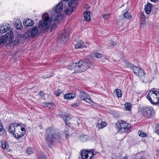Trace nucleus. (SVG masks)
I'll return each instance as SVG.
<instances>
[{
  "label": "nucleus",
  "instance_id": "f257e3e1",
  "mask_svg": "<svg viewBox=\"0 0 159 159\" xmlns=\"http://www.w3.org/2000/svg\"><path fill=\"white\" fill-rule=\"evenodd\" d=\"M93 65L92 62L88 59L80 60L78 63H73L69 65L68 68L71 70L73 71V73L84 71Z\"/></svg>",
  "mask_w": 159,
  "mask_h": 159
},
{
  "label": "nucleus",
  "instance_id": "f03ea898",
  "mask_svg": "<svg viewBox=\"0 0 159 159\" xmlns=\"http://www.w3.org/2000/svg\"><path fill=\"white\" fill-rule=\"evenodd\" d=\"M53 21V18L49 16L48 13L43 14L42 16V20L39 21L38 27L41 32L47 31L51 24Z\"/></svg>",
  "mask_w": 159,
  "mask_h": 159
},
{
  "label": "nucleus",
  "instance_id": "7ed1b4c3",
  "mask_svg": "<svg viewBox=\"0 0 159 159\" xmlns=\"http://www.w3.org/2000/svg\"><path fill=\"white\" fill-rule=\"evenodd\" d=\"M152 89L146 97L147 99L153 105H156L159 103V93Z\"/></svg>",
  "mask_w": 159,
  "mask_h": 159
},
{
  "label": "nucleus",
  "instance_id": "20e7f679",
  "mask_svg": "<svg viewBox=\"0 0 159 159\" xmlns=\"http://www.w3.org/2000/svg\"><path fill=\"white\" fill-rule=\"evenodd\" d=\"M46 142L48 146L51 147L53 144L55 139V133L54 129L52 128H48L46 132Z\"/></svg>",
  "mask_w": 159,
  "mask_h": 159
},
{
  "label": "nucleus",
  "instance_id": "39448f33",
  "mask_svg": "<svg viewBox=\"0 0 159 159\" xmlns=\"http://www.w3.org/2000/svg\"><path fill=\"white\" fill-rule=\"evenodd\" d=\"M96 153L93 149L81 150V156L82 159H92Z\"/></svg>",
  "mask_w": 159,
  "mask_h": 159
},
{
  "label": "nucleus",
  "instance_id": "423d86ee",
  "mask_svg": "<svg viewBox=\"0 0 159 159\" xmlns=\"http://www.w3.org/2000/svg\"><path fill=\"white\" fill-rule=\"evenodd\" d=\"M141 111L143 115L147 118L152 117L154 115V109L150 106L143 107L141 109Z\"/></svg>",
  "mask_w": 159,
  "mask_h": 159
},
{
  "label": "nucleus",
  "instance_id": "0eeeda50",
  "mask_svg": "<svg viewBox=\"0 0 159 159\" xmlns=\"http://www.w3.org/2000/svg\"><path fill=\"white\" fill-rule=\"evenodd\" d=\"M79 97L82 100L86 102L92 104V100L89 94L83 90H79Z\"/></svg>",
  "mask_w": 159,
  "mask_h": 159
},
{
  "label": "nucleus",
  "instance_id": "6e6552de",
  "mask_svg": "<svg viewBox=\"0 0 159 159\" xmlns=\"http://www.w3.org/2000/svg\"><path fill=\"white\" fill-rule=\"evenodd\" d=\"M116 126L122 132H127L131 127L130 124L123 120H121L120 123H117Z\"/></svg>",
  "mask_w": 159,
  "mask_h": 159
},
{
  "label": "nucleus",
  "instance_id": "1a4fd4ad",
  "mask_svg": "<svg viewBox=\"0 0 159 159\" xmlns=\"http://www.w3.org/2000/svg\"><path fill=\"white\" fill-rule=\"evenodd\" d=\"M38 32V29L37 27H34L30 30L26 31L24 34L25 38L29 39L30 38H34L37 35Z\"/></svg>",
  "mask_w": 159,
  "mask_h": 159
},
{
  "label": "nucleus",
  "instance_id": "9d476101",
  "mask_svg": "<svg viewBox=\"0 0 159 159\" xmlns=\"http://www.w3.org/2000/svg\"><path fill=\"white\" fill-rule=\"evenodd\" d=\"M9 35L8 36V40L9 43L8 45L11 48L16 46L19 43V41L18 39H16L13 40L14 36L12 31H10L9 32Z\"/></svg>",
  "mask_w": 159,
  "mask_h": 159
},
{
  "label": "nucleus",
  "instance_id": "9b49d317",
  "mask_svg": "<svg viewBox=\"0 0 159 159\" xmlns=\"http://www.w3.org/2000/svg\"><path fill=\"white\" fill-rule=\"evenodd\" d=\"M69 37V34L65 32L59 34L57 38L58 40L61 43H64L68 39Z\"/></svg>",
  "mask_w": 159,
  "mask_h": 159
},
{
  "label": "nucleus",
  "instance_id": "f8f14e48",
  "mask_svg": "<svg viewBox=\"0 0 159 159\" xmlns=\"http://www.w3.org/2000/svg\"><path fill=\"white\" fill-rule=\"evenodd\" d=\"M10 29V25L8 23H5L0 25V33L3 34L7 32Z\"/></svg>",
  "mask_w": 159,
  "mask_h": 159
},
{
  "label": "nucleus",
  "instance_id": "ddd939ff",
  "mask_svg": "<svg viewBox=\"0 0 159 159\" xmlns=\"http://www.w3.org/2000/svg\"><path fill=\"white\" fill-rule=\"evenodd\" d=\"M20 129V127L18 126V123H14L11 124L9 127L8 130L10 133L11 134H14L16 129Z\"/></svg>",
  "mask_w": 159,
  "mask_h": 159
},
{
  "label": "nucleus",
  "instance_id": "4468645a",
  "mask_svg": "<svg viewBox=\"0 0 159 159\" xmlns=\"http://www.w3.org/2000/svg\"><path fill=\"white\" fill-rule=\"evenodd\" d=\"M125 65L132 69L135 75L138 73V71L140 70V68L134 66L132 64L129 63L128 62H126L125 63Z\"/></svg>",
  "mask_w": 159,
  "mask_h": 159
},
{
  "label": "nucleus",
  "instance_id": "2eb2a0df",
  "mask_svg": "<svg viewBox=\"0 0 159 159\" xmlns=\"http://www.w3.org/2000/svg\"><path fill=\"white\" fill-rule=\"evenodd\" d=\"M14 25L16 28L18 30H21L22 27V23L19 19H15L13 20Z\"/></svg>",
  "mask_w": 159,
  "mask_h": 159
},
{
  "label": "nucleus",
  "instance_id": "dca6fc26",
  "mask_svg": "<svg viewBox=\"0 0 159 159\" xmlns=\"http://www.w3.org/2000/svg\"><path fill=\"white\" fill-rule=\"evenodd\" d=\"M34 21L30 19H27L26 20H24L23 24L24 26L26 27L32 26L34 25Z\"/></svg>",
  "mask_w": 159,
  "mask_h": 159
},
{
  "label": "nucleus",
  "instance_id": "f3484780",
  "mask_svg": "<svg viewBox=\"0 0 159 159\" xmlns=\"http://www.w3.org/2000/svg\"><path fill=\"white\" fill-rule=\"evenodd\" d=\"M63 8V4L62 1L58 3L55 7V11L56 13H59L61 11Z\"/></svg>",
  "mask_w": 159,
  "mask_h": 159
},
{
  "label": "nucleus",
  "instance_id": "a211bd4d",
  "mask_svg": "<svg viewBox=\"0 0 159 159\" xmlns=\"http://www.w3.org/2000/svg\"><path fill=\"white\" fill-rule=\"evenodd\" d=\"M17 128H18V127ZM12 134L16 139H18L24 136L23 134H22V133L20 131V130L18 129H16L14 134Z\"/></svg>",
  "mask_w": 159,
  "mask_h": 159
},
{
  "label": "nucleus",
  "instance_id": "6ab92c4d",
  "mask_svg": "<svg viewBox=\"0 0 159 159\" xmlns=\"http://www.w3.org/2000/svg\"><path fill=\"white\" fill-rule=\"evenodd\" d=\"M8 35H9V32H8L0 38V44L7 42V40H8Z\"/></svg>",
  "mask_w": 159,
  "mask_h": 159
},
{
  "label": "nucleus",
  "instance_id": "aec40b11",
  "mask_svg": "<svg viewBox=\"0 0 159 159\" xmlns=\"http://www.w3.org/2000/svg\"><path fill=\"white\" fill-rule=\"evenodd\" d=\"M79 139L80 142H84L88 141L89 139V137L87 135L81 134L79 136Z\"/></svg>",
  "mask_w": 159,
  "mask_h": 159
},
{
  "label": "nucleus",
  "instance_id": "412c9836",
  "mask_svg": "<svg viewBox=\"0 0 159 159\" xmlns=\"http://www.w3.org/2000/svg\"><path fill=\"white\" fill-rule=\"evenodd\" d=\"M152 7V5L150 3L147 4L145 7V11L147 14H148L150 13Z\"/></svg>",
  "mask_w": 159,
  "mask_h": 159
},
{
  "label": "nucleus",
  "instance_id": "4be33fe9",
  "mask_svg": "<svg viewBox=\"0 0 159 159\" xmlns=\"http://www.w3.org/2000/svg\"><path fill=\"white\" fill-rule=\"evenodd\" d=\"M76 97V95L75 93H69L65 94L64 98L65 99H69L74 98Z\"/></svg>",
  "mask_w": 159,
  "mask_h": 159
},
{
  "label": "nucleus",
  "instance_id": "5701e85b",
  "mask_svg": "<svg viewBox=\"0 0 159 159\" xmlns=\"http://www.w3.org/2000/svg\"><path fill=\"white\" fill-rule=\"evenodd\" d=\"M75 48L76 49L83 48L84 47H85V46L84 45V43L81 40L78 41L75 44Z\"/></svg>",
  "mask_w": 159,
  "mask_h": 159
},
{
  "label": "nucleus",
  "instance_id": "b1692460",
  "mask_svg": "<svg viewBox=\"0 0 159 159\" xmlns=\"http://www.w3.org/2000/svg\"><path fill=\"white\" fill-rule=\"evenodd\" d=\"M84 20L87 21L90 20V12L89 11H86L84 13Z\"/></svg>",
  "mask_w": 159,
  "mask_h": 159
},
{
  "label": "nucleus",
  "instance_id": "393cba45",
  "mask_svg": "<svg viewBox=\"0 0 159 159\" xmlns=\"http://www.w3.org/2000/svg\"><path fill=\"white\" fill-rule=\"evenodd\" d=\"M77 3L78 2L77 0H72L69 3L68 5L70 8H72L74 9L77 5Z\"/></svg>",
  "mask_w": 159,
  "mask_h": 159
},
{
  "label": "nucleus",
  "instance_id": "a878e982",
  "mask_svg": "<svg viewBox=\"0 0 159 159\" xmlns=\"http://www.w3.org/2000/svg\"><path fill=\"white\" fill-rule=\"evenodd\" d=\"M63 119L65 122L66 126L67 125L68 126H69L68 124H70V123L69 121V120L71 119L70 116L68 115H65L63 117Z\"/></svg>",
  "mask_w": 159,
  "mask_h": 159
},
{
  "label": "nucleus",
  "instance_id": "bb28decb",
  "mask_svg": "<svg viewBox=\"0 0 159 159\" xmlns=\"http://www.w3.org/2000/svg\"><path fill=\"white\" fill-rule=\"evenodd\" d=\"M138 73L136 74V75H137L140 78H142L144 77V72L143 70L140 68V70L138 72Z\"/></svg>",
  "mask_w": 159,
  "mask_h": 159
},
{
  "label": "nucleus",
  "instance_id": "cd10ccee",
  "mask_svg": "<svg viewBox=\"0 0 159 159\" xmlns=\"http://www.w3.org/2000/svg\"><path fill=\"white\" fill-rule=\"evenodd\" d=\"M138 73L136 74V75H137L140 78H142L144 77V72L143 70L140 68V70L138 72Z\"/></svg>",
  "mask_w": 159,
  "mask_h": 159
},
{
  "label": "nucleus",
  "instance_id": "c85d7f7f",
  "mask_svg": "<svg viewBox=\"0 0 159 159\" xmlns=\"http://www.w3.org/2000/svg\"><path fill=\"white\" fill-rule=\"evenodd\" d=\"M107 125L106 122H102L100 124H97V127L98 128V129H102Z\"/></svg>",
  "mask_w": 159,
  "mask_h": 159
},
{
  "label": "nucleus",
  "instance_id": "c756f323",
  "mask_svg": "<svg viewBox=\"0 0 159 159\" xmlns=\"http://www.w3.org/2000/svg\"><path fill=\"white\" fill-rule=\"evenodd\" d=\"M62 19V16L60 14L58 15L55 18L54 21L56 22V23L60 21Z\"/></svg>",
  "mask_w": 159,
  "mask_h": 159
},
{
  "label": "nucleus",
  "instance_id": "7c9ffc66",
  "mask_svg": "<svg viewBox=\"0 0 159 159\" xmlns=\"http://www.w3.org/2000/svg\"><path fill=\"white\" fill-rule=\"evenodd\" d=\"M73 11V9L72 8H67L65 10V13L67 15H70Z\"/></svg>",
  "mask_w": 159,
  "mask_h": 159
},
{
  "label": "nucleus",
  "instance_id": "2f4dec72",
  "mask_svg": "<svg viewBox=\"0 0 159 159\" xmlns=\"http://www.w3.org/2000/svg\"><path fill=\"white\" fill-rule=\"evenodd\" d=\"M6 135V132L5 129L3 128L0 129V135L2 136H5Z\"/></svg>",
  "mask_w": 159,
  "mask_h": 159
},
{
  "label": "nucleus",
  "instance_id": "473e14b6",
  "mask_svg": "<svg viewBox=\"0 0 159 159\" xmlns=\"http://www.w3.org/2000/svg\"><path fill=\"white\" fill-rule=\"evenodd\" d=\"M34 150L31 147H28L27 148L26 152L28 154L30 155L34 153Z\"/></svg>",
  "mask_w": 159,
  "mask_h": 159
},
{
  "label": "nucleus",
  "instance_id": "72a5a7b5",
  "mask_svg": "<svg viewBox=\"0 0 159 159\" xmlns=\"http://www.w3.org/2000/svg\"><path fill=\"white\" fill-rule=\"evenodd\" d=\"M115 91L117 96L119 98L121 97L122 96L121 90L119 89H116Z\"/></svg>",
  "mask_w": 159,
  "mask_h": 159
},
{
  "label": "nucleus",
  "instance_id": "f704fd0d",
  "mask_svg": "<svg viewBox=\"0 0 159 159\" xmlns=\"http://www.w3.org/2000/svg\"><path fill=\"white\" fill-rule=\"evenodd\" d=\"M57 23L54 21L53 23L50 27V30L51 31H52L53 30L55 29L56 28Z\"/></svg>",
  "mask_w": 159,
  "mask_h": 159
},
{
  "label": "nucleus",
  "instance_id": "c9c22d12",
  "mask_svg": "<svg viewBox=\"0 0 159 159\" xmlns=\"http://www.w3.org/2000/svg\"><path fill=\"white\" fill-rule=\"evenodd\" d=\"M123 16L124 17L128 19H130L131 18V16L130 15V14L127 11L124 13Z\"/></svg>",
  "mask_w": 159,
  "mask_h": 159
},
{
  "label": "nucleus",
  "instance_id": "e433bc0d",
  "mask_svg": "<svg viewBox=\"0 0 159 159\" xmlns=\"http://www.w3.org/2000/svg\"><path fill=\"white\" fill-rule=\"evenodd\" d=\"M18 126L20 127V129H19V130H20V131H21V132L22 133V134H23V135H24L25 132V128L24 127H22L21 126V125L18 123Z\"/></svg>",
  "mask_w": 159,
  "mask_h": 159
},
{
  "label": "nucleus",
  "instance_id": "4c0bfd02",
  "mask_svg": "<svg viewBox=\"0 0 159 159\" xmlns=\"http://www.w3.org/2000/svg\"><path fill=\"white\" fill-rule=\"evenodd\" d=\"M48 105V107L50 109L54 108L55 107V106L53 103H49V104Z\"/></svg>",
  "mask_w": 159,
  "mask_h": 159
},
{
  "label": "nucleus",
  "instance_id": "58836bf2",
  "mask_svg": "<svg viewBox=\"0 0 159 159\" xmlns=\"http://www.w3.org/2000/svg\"><path fill=\"white\" fill-rule=\"evenodd\" d=\"M2 147L3 149H6L7 148V146L6 142L4 140H3L1 142Z\"/></svg>",
  "mask_w": 159,
  "mask_h": 159
},
{
  "label": "nucleus",
  "instance_id": "ea45409f",
  "mask_svg": "<svg viewBox=\"0 0 159 159\" xmlns=\"http://www.w3.org/2000/svg\"><path fill=\"white\" fill-rule=\"evenodd\" d=\"M64 132L66 135V137L67 139H68L71 135V134L69 132L68 130H66L64 131Z\"/></svg>",
  "mask_w": 159,
  "mask_h": 159
},
{
  "label": "nucleus",
  "instance_id": "a19ab883",
  "mask_svg": "<svg viewBox=\"0 0 159 159\" xmlns=\"http://www.w3.org/2000/svg\"><path fill=\"white\" fill-rule=\"evenodd\" d=\"M125 107L127 111H129L130 109V104L128 103H126L125 104Z\"/></svg>",
  "mask_w": 159,
  "mask_h": 159
},
{
  "label": "nucleus",
  "instance_id": "79ce46f5",
  "mask_svg": "<svg viewBox=\"0 0 159 159\" xmlns=\"http://www.w3.org/2000/svg\"><path fill=\"white\" fill-rule=\"evenodd\" d=\"M138 134L140 136H141L142 137H146L147 136V134L145 133L140 131L138 132Z\"/></svg>",
  "mask_w": 159,
  "mask_h": 159
},
{
  "label": "nucleus",
  "instance_id": "37998d69",
  "mask_svg": "<svg viewBox=\"0 0 159 159\" xmlns=\"http://www.w3.org/2000/svg\"><path fill=\"white\" fill-rule=\"evenodd\" d=\"M62 93V91L61 89L57 90L54 93V94L56 96H59Z\"/></svg>",
  "mask_w": 159,
  "mask_h": 159
},
{
  "label": "nucleus",
  "instance_id": "c03bdc74",
  "mask_svg": "<svg viewBox=\"0 0 159 159\" xmlns=\"http://www.w3.org/2000/svg\"><path fill=\"white\" fill-rule=\"evenodd\" d=\"M94 56L95 57H96L97 58H100L102 57L101 54L98 53V52H96L94 54Z\"/></svg>",
  "mask_w": 159,
  "mask_h": 159
},
{
  "label": "nucleus",
  "instance_id": "a18cd8bd",
  "mask_svg": "<svg viewBox=\"0 0 159 159\" xmlns=\"http://www.w3.org/2000/svg\"><path fill=\"white\" fill-rule=\"evenodd\" d=\"M80 105V103L79 102L76 101L75 103L72 104L71 105V107H75L78 106Z\"/></svg>",
  "mask_w": 159,
  "mask_h": 159
},
{
  "label": "nucleus",
  "instance_id": "49530a36",
  "mask_svg": "<svg viewBox=\"0 0 159 159\" xmlns=\"http://www.w3.org/2000/svg\"><path fill=\"white\" fill-rule=\"evenodd\" d=\"M110 14L109 13H108L107 14H104L103 16V18H104V19H107L110 16Z\"/></svg>",
  "mask_w": 159,
  "mask_h": 159
},
{
  "label": "nucleus",
  "instance_id": "de8ad7c7",
  "mask_svg": "<svg viewBox=\"0 0 159 159\" xmlns=\"http://www.w3.org/2000/svg\"><path fill=\"white\" fill-rule=\"evenodd\" d=\"M140 18L142 20H145L146 17L145 15L143 14L141 16Z\"/></svg>",
  "mask_w": 159,
  "mask_h": 159
},
{
  "label": "nucleus",
  "instance_id": "09e8293b",
  "mask_svg": "<svg viewBox=\"0 0 159 159\" xmlns=\"http://www.w3.org/2000/svg\"><path fill=\"white\" fill-rule=\"evenodd\" d=\"M39 95L42 97H43L44 95L45 94L43 91H41L39 92Z\"/></svg>",
  "mask_w": 159,
  "mask_h": 159
},
{
  "label": "nucleus",
  "instance_id": "8fccbe9b",
  "mask_svg": "<svg viewBox=\"0 0 159 159\" xmlns=\"http://www.w3.org/2000/svg\"><path fill=\"white\" fill-rule=\"evenodd\" d=\"M157 129L156 130V133L159 135V125L157 127Z\"/></svg>",
  "mask_w": 159,
  "mask_h": 159
},
{
  "label": "nucleus",
  "instance_id": "3c124183",
  "mask_svg": "<svg viewBox=\"0 0 159 159\" xmlns=\"http://www.w3.org/2000/svg\"><path fill=\"white\" fill-rule=\"evenodd\" d=\"M111 45L113 46H114L116 45V43L114 41H112L111 43Z\"/></svg>",
  "mask_w": 159,
  "mask_h": 159
},
{
  "label": "nucleus",
  "instance_id": "603ef678",
  "mask_svg": "<svg viewBox=\"0 0 159 159\" xmlns=\"http://www.w3.org/2000/svg\"><path fill=\"white\" fill-rule=\"evenodd\" d=\"M49 103H47V102H45L43 103V106L44 107H48V104Z\"/></svg>",
  "mask_w": 159,
  "mask_h": 159
},
{
  "label": "nucleus",
  "instance_id": "864d4df0",
  "mask_svg": "<svg viewBox=\"0 0 159 159\" xmlns=\"http://www.w3.org/2000/svg\"><path fill=\"white\" fill-rule=\"evenodd\" d=\"M3 128V125H2V123L0 121V129H1V128Z\"/></svg>",
  "mask_w": 159,
  "mask_h": 159
},
{
  "label": "nucleus",
  "instance_id": "5fc2aeb1",
  "mask_svg": "<svg viewBox=\"0 0 159 159\" xmlns=\"http://www.w3.org/2000/svg\"><path fill=\"white\" fill-rule=\"evenodd\" d=\"M136 159H145V158L142 156L140 157H138Z\"/></svg>",
  "mask_w": 159,
  "mask_h": 159
},
{
  "label": "nucleus",
  "instance_id": "6e6d98bb",
  "mask_svg": "<svg viewBox=\"0 0 159 159\" xmlns=\"http://www.w3.org/2000/svg\"><path fill=\"white\" fill-rule=\"evenodd\" d=\"M141 24L145 25V20H142V23H141Z\"/></svg>",
  "mask_w": 159,
  "mask_h": 159
},
{
  "label": "nucleus",
  "instance_id": "4d7b16f0",
  "mask_svg": "<svg viewBox=\"0 0 159 159\" xmlns=\"http://www.w3.org/2000/svg\"><path fill=\"white\" fill-rule=\"evenodd\" d=\"M52 76V75H50V76H47L46 77H45L44 78L46 79V78H49V77H51Z\"/></svg>",
  "mask_w": 159,
  "mask_h": 159
},
{
  "label": "nucleus",
  "instance_id": "13d9d810",
  "mask_svg": "<svg viewBox=\"0 0 159 159\" xmlns=\"http://www.w3.org/2000/svg\"><path fill=\"white\" fill-rule=\"evenodd\" d=\"M151 2H156V0H150Z\"/></svg>",
  "mask_w": 159,
  "mask_h": 159
},
{
  "label": "nucleus",
  "instance_id": "bf43d9fd",
  "mask_svg": "<svg viewBox=\"0 0 159 159\" xmlns=\"http://www.w3.org/2000/svg\"><path fill=\"white\" fill-rule=\"evenodd\" d=\"M139 153H137L136 154V155L137 157H139Z\"/></svg>",
  "mask_w": 159,
  "mask_h": 159
},
{
  "label": "nucleus",
  "instance_id": "052dcab7",
  "mask_svg": "<svg viewBox=\"0 0 159 159\" xmlns=\"http://www.w3.org/2000/svg\"><path fill=\"white\" fill-rule=\"evenodd\" d=\"M69 0H62L63 1L65 2H68Z\"/></svg>",
  "mask_w": 159,
  "mask_h": 159
},
{
  "label": "nucleus",
  "instance_id": "680f3d73",
  "mask_svg": "<svg viewBox=\"0 0 159 159\" xmlns=\"http://www.w3.org/2000/svg\"><path fill=\"white\" fill-rule=\"evenodd\" d=\"M122 159H128L126 157H124Z\"/></svg>",
  "mask_w": 159,
  "mask_h": 159
}]
</instances>
